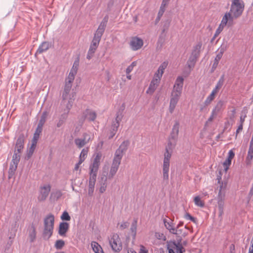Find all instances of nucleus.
Wrapping results in <instances>:
<instances>
[{
    "instance_id": "19",
    "label": "nucleus",
    "mask_w": 253,
    "mask_h": 253,
    "mask_svg": "<svg viewBox=\"0 0 253 253\" xmlns=\"http://www.w3.org/2000/svg\"><path fill=\"white\" fill-rule=\"evenodd\" d=\"M107 186V176L106 174H103L99 181V190L101 193H104L106 189Z\"/></svg>"
},
{
    "instance_id": "56",
    "label": "nucleus",
    "mask_w": 253,
    "mask_h": 253,
    "mask_svg": "<svg viewBox=\"0 0 253 253\" xmlns=\"http://www.w3.org/2000/svg\"><path fill=\"white\" fill-rule=\"evenodd\" d=\"M155 236L158 239L163 240L164 241L166 240V237L163 233H156Z\"/></svg>"
},
{
    "instance_id": "57",
    "label": "nucleus",
    "mask_w": 253,
    "mask_h": 253,
    "mask_svg": "<svg viewBox=\"0 0 253 253\" xmlns=\"http://www.w3.org/2000/svg\"><path fill=\"white\" fill-rule=\"evenodd\" d=\"M129 223L128 222H124L120 225L119 228L121 230H124L127 228L129 226Z\"/></svg>"
},
{
    "instance_id": "17",
    "label": "nucleus",
    "mask_w": 253,
    "mask_h": 253,
    "mask_svg": "<svg viewBox=\"0 0 253 253\" xmlns=\"http://www.w3.org/2000/svg\"><path fill=\"white\" fill-rule=\"evenodd\" d=\"M183 81L184 79L183 77L181 76L178 77L175 81L172 91L181 93L183 85Z\"/></svg>"
},
{
    "instance_id": "7",
    "label": "nucleus",
    "mask_w": 253,
    "mask_h": 253,
    "mask_svg": "<svg viewBox=\"0 0 253 253\" xmlns=\"http://www.w3.org/2000/svg\"><path fill=\"white\" fill-rule=\"evenodd\" d=\"M129 142L124 141L116 150L113 162L121 164V160L127 149Z\"/></svg>"
},
{
    "instance_id": "63",
    "label": "nucleus",
    "mask_w": 253,
    "mask_h": 253,
    "mask_svg": "<svg viewBox=\"0 0 253 253\" xmlns=\"http://www.w3.org/2000/svg\"><path fill=\"white\" fill-rule=\"evenodd\" d=\"M236 113L235 109H233L231 111L229 115V116L231 119H233L235 117V114Z\"/></svg>"
},
{
    "instance_id": "21",
    "label": "nucleus",
    "mask_w": 253,
    "mask_h": 253,
    "mask_svg": "<svg viewBox=\"0 0 253 253\" xmlns=\"http://www.w3.org/2000/svg\"><path fill=\"white\" fill-rule=\"evenodd\" d=\"M164 222L166 228L169 231V232L173 234H179V231L176 228H175L173 225L171 221H168L166 219L164 220Z\"/></svg>"
},
{
    "instance_id": "12",
    "label": "nucleus",
    "mask_w": 253,
    "mask_h": 253,
    "mask_svg": "<svg viewBox=\"0 0 253 253\" xmlns=\"http://www.w3.org/2000/svg\"><path fill=\"white\" fill-rule=\"evenodd\" d=\"M122 116L121 115L117 114V117L115 120L112 122L109 139H111L115 135L118 128L120 125V122L122 120Z\"/></svg>"
},
{
    "instance_id": "41",
    "label": "nucleus",
    "mask_w": 253,
    "mask_h": 253,
    "mask_svg": "<svg viewBox=\"0 0 253 253\" xmlns=\"http://www.w3.org/2000/svg\"><path fill=\"white\" fill-rule=\"evenodd\" d=\"M88 153V149L87 148H84L83 149L81 153L80 154V157H79V161L81 162H83L85 159H86Z\"/></svg>"
},
{
    "instance_id": "14",
    "label": "nucleus",
    "mask_w": 253,
    "mask_h": 253,
    "mask_svg": "<svg viewBox=\"0 0 253 253\" xmlns=\"http://www.w3.org/2000/svg\"><path fill=\"white\" fill-rule=\"evenodd\" d=\"M51 187L49 184H45L41 186L40 189V193L38 196L39 201H44L48 196L50 191Z\"/></svg>"
},
{
    "instance_id": "47",
    "label": "nucleus",
    "mask_w": 253,
    "mask_h": 253,
    "mask_svg": "<svg viewBox=\"0 0 253 253\" xmlns=\"http://www.w3.org/2000/svg\"><path fill=\"white\" fill-rule=\"evenodd\" d=\"M65 245V242L63 240H58L55 242V247L58 249H61Z\"/></svg>"
},
{
    "instance_id": "18",
    "label": "nucleus",
    "mask_w": 253,
    "mask_h": 253,
    "mask_svg": "<svg viewBox=\"0 0 253 253\" xmlns=\"http://www.w3.org/2000/svg\"><path fill=\"white\" fill-rule=\"evenodd\" d=\"M24 139L25 137L24 134H20L17 139L15 145V151H16V152H18V153H21L24 148Z\"/></svg>"
},
{
    "instance_id": "28",
    "label": "nucleus",
    "mask_w": 253,
    "mask_h": 253,
    "mask_svg": "<svg viewBox=\"0 0 253 253\" xmlns=\"http://www.w3.org/2000/svg\"><path fill=\"white\" fill-rule=\"evenodd\" d=\"M168 66V63L166 62H164L162 63L161 65L159 66L157 71L155 73V76L156 78H159L161 79L163 74L164 73V71L165 69L167 68Z\"/></svg>"
},
{
    "instance_id": "50",
    "label": "nucleus",
    "mask_w": 253,
    "mask_h": 253,
    "mask_svg": "<svg viewBox=\"0 0 253 253\" xmlns=\"http://www.w3.org/2000/svg\"><path fill=\"white\" fill-rule=\"evenodd\" d=\"M181 93L172 91L171 93L170 98L179 100Z\"/></svg>"
},
{
    "instance_id": "8",
    "label": "nucleus",
    "mask_w": 253,
    "mask_h": 253,
    "mask_svg": "<svg viewBox=\"0 0 253 253\" xmlns=\"http://www.w3.org/2000/svg\"><path fill=\"white\" fill-rule=\"evenodd\" d=\"M112 250L115 252H119L122 249V244L119 235L114 234L109 240Z\"/></svg>"
},
{
    "instance_id": "29",
    "label": "nucleus",
    "mask_w": 253,
    "mask_h": 253,
    "mask_svg": "<svg viewBox=\"0 0 253 253\" xmlns=\"http://www.w3.org/2000/svg\"><path fill=\"white\" fill-rule=\"evenodd\" d=\"M120 164L113 162L110 170L109 178H112L116 173Z\"/></svg>"
},
{
    "instance_id": "43",
    "label": "nucleus",
    "mask_w": 253,
    "mask_h": 253,
    "mask_svg": "<svg viewBox=\"0 0 253 253\" xmlns=\"http://www.w3.org/2000/svg\"><path fill=\"white\" fill-rule=\"evenodd\" d=\"M224 201H217L219 216H221L223 213Z\"/></svg>"
},
{
    "instance_id": "2",
    "label": "nucleus",
    "mask_w": 253,
    "mask_h": 253,
    "mask_svg": "<svg viewBox=\"0 0 253 253\" xmlns=\"http://www.w3.org/2000/svg\"><path fill=\"white\" fill-rule=\"evenodd\" d=\"M73 80L65 79V85L62 95V105L65 106L68 109H71L75 100V93H70Z\"/></svg>"
},
{
    "instance_id": "36",
    "label": "nucleus",
    "mask_w": 253,
    "mask_h": 253,
    "mask_svg": "<svg viewBox=\"0 0 253 253\" xmlns=\"http://www.w3.org/2000/svg\"><path fill=\"white\" fill-rule=\"evenodd\" d=\"M198 58L197 57H195L191 55H190V56L187 62V64L190 69L193 68L194 67L195 64L196 63Z\"/></svg>"
},
{
    "instance_id": "53",
    "label": "nucleus",
    "mask_w": 253,
    "mask_h": 253,
    "mask_svg": "<svg viewBox=\"0 0 253 253\" xmlns=\"http://www.w3.org/2000/svg\"><path fill=\"white\" fill-rule=\"evenodd\" d=\"M224 82V75H222L220 79H219L218 81L217 82L216 85L220 87V88L222 86L223 83Z\"/></svg>"
},
{
    "instance_id": "20",
    "label": "nucleus",
    "mask_w": 253,
    "mask_h": 253,
    "mask_svg": "<svg viewBox=\"0 0 253 253\" xmlns=\"http://www.w3.org/2000/svg\"><path fill=\"white\" fill-rule=\"evenodd\" d=\"M180 124L178 121H176L174 122V124L173 126L171 131L170 132L169 137L172 139H175L177 140L178 135L179 133Z\"/></svg>"
},
{
    "instance_id": "46",
    "label": "nucleus",
    "mask_w": 253,
    "mask_h": 253,
    "mask_svg": "<svg viewBox=\"0 0 253 253\" xmlns=\"http://www.w3.org/2000/svg\"><path fill=\"white\" fill-rule=\"evenodd\" d=\"M253 158V153L248 152V155L246 159V163L248 166L251 165L252 163V160Z\"/></svg>"
},
{
    "instance_id": "42",
    "label": "nucleus",
    "mask_w": 253,
    "mask_h": 253,
    "mask_svg": "<svg viewBox=\"0 0 253 253\" xmlns=\"http://www.w3.org/2000/svg\"><path fill=\"white\" fill-rule=\"evenodd\" d=\"M137 229V220L134 219L131 223L130 231L132 232L133 236H135Z\"/></svg>"
},
{
    "instance_id": "51",
    "label": "nucleus",
    "mask_w": 253,
    "mask_h": 253,
    "mask_svg": "<svg viewBox=\"0 0 253 253\" xmlns=\"http://www.w3.org/2000/svg\"><path fill=\"white\" fill-rule=\"evenodd\" d=\"M61 219L63 220L69 221L71 219V217L69 213L67 211H64L61 216Z\"/></svg>"
},
{
    "instance_id": "60",
    "label": "nucleus",
    "mask_w": 253,
    "mask_h": 253,
    "mask_svg": "<svg viewBox=\"0 0 253 253\" xmlns=\"http://www.w3.org/2000/svg\"><path fill=\"white\" fill-rule=\"evenodd\" d=\"M234 155H235V154L233 152V151L232 150H230L229 151V152H228V158H227V159H229V160H230L231 161L232 159L234 157Z\"/></svg>"
},
{
    "instance_id": "62",
    "label": "nucleus",
    "mask_w": 253,
    "mask_h": 253,
    "mask_svg": "<svg viewBox=\"0 0 253 253\" xmlns=\"http://www.w3.org/2000/svg\"><path fill=\"white\" fill-rule=\"evenodd\" d=\"M139 253H148V251L145 249L144 246L141 245Z\"/></svg>"
},
{
    "instance_id": "34",
    "label": "nucleus",
    "mask_w": 253,
    "mask_h": 253,
    "mask_svg": "<svg viewBox=\"0 0 253 253\" xmlns=\"http://www.w3.org/2000/svg\"><path fill=\"white\" fill-rule=\"evenodd\" d=\"M170 246L171 247L173 248V250H175L177 253H179V252L182 250H183L184 252L185 251L184 248L182 246V245L180 242L176 243L175 242H173L170 244Z\"/></svg>"
},
{
    "instance_id": "11",
    "label": "nucleus",
    "mask_w": 253,
    "mask_h": 253,
    "mask_svg": "<svg viewBox=\"0 0 253 253\" xmlns=\"http://www.w3.org/2000/svg\"><path fill=\"white\" fill-rule=\"evenodd\" d=\"M100 157L97 155L94 159L92 164L89 167V176L96 177L97 172L100 165Z\"/></svg>"
},
{
    "instance_id": "31",
    "label": "nucleus",
    "mask_w": 253,
    "mask_h": 253,
    "mask_svg": "<svg viewBox=\"0 0 253 253\" xmlns=\"http://www.w3.org/2000/svg\"><path fill=\"white\" fill-rule=\"evenodd\" d=\"M84 116L85 118L92 121H94L96 117L95 113L94 111L89 110H86L84 112Z\"/></svg>"
},
{
    "instance_id": "4",
    "label": "nucleus",
    "mask_w": 253,
    "mask_h": 253,
    "mask_svg": "<svg viewBox=\"0 0 253 253\" xmlns=\"http://www.w3.org/2000/svg\"><path fill=\"white\" fill-rule=\"evenodd\" d=\"M244 9L243 0H232L230 11L225 13H229L233 21L234 19L238 18L242 14Z\"/></svg>"
},
{
    "instance_id": "32",
    "label": "nucleus",
    "mask_w": 253,
    "mask_h": 253,
    "mask_svg": "<svg viewBox=\"0 0 253 253\" xmlns=\"http://www.w3.org/2000/svg\"><path fill=\"white\" fill-rule=\"evenodd\" d=\"M215 98V95L213 94V93H211L206 98L204 102V106H202L200 108L201 111H203L205 107L209 106L211 102Z\"/></svg>"
},
{
    "instance_id": "6",
    "label": "nucleus",
    "mask_w": 253,
    "mask_h": 253,
    "mask_svg": "<svg viewBox=\"0 0 253 253\" xmlns=\"http://www.w3.org/2000/svg\"><path fill=\"white\" fill-rule=\"evenodd\" d=\"M93 139V134L91 132L87 131L83 133L81 138H76L74 142L78 148H81L91 141Z\"/></svg>"
},
{
    "instance_id": "27",
    "label": "nucleus",
    "mask_w": 253,
    "mask_h": 253,
    "mask_svg": "<svg viewBox=\"0 0 253 253\" xmlns=\"http://www.w3.org/2000/svg\"><path fill=\"white\" fill-rule=\"evenodd\" d=\"M202 47V42H198L195 46H194L193 49L192 50L191 55H193L195 57H197L199 58L200 54V51H201Z\"/></svg>"
},
{
    "instance_id": "37",
    "label": "nucleus",
    "mask_w": 253,
    "mask_h": 253,
    "mask_svg": "<svg viewBox=\"0 0 253 253\" xmlns=\"http://www.w3.org/2000/svg\"><path fill=\"white\" fill-rule=\"evenodd\" d=\"M42 129V127H41L40 126H38V127L35 131V132L34 134V136H33V138L32 139V142L37 143L38 140L39 138L40 134L41 133Z\"/></svg>"
},
{
    "instance_id": "22",
    "label": "nucleus",
    "mask_w": 253,
    "mask_h": 253,
    "mask_svg": "<svg viewBox=\"0 0 253 253\" xmlns=\"http://www.w3.org/2000/svg\"><path fill=\"white\" fill-rule=\"evenodd\" d=\"M69 228V224L67 222H62L59 224L58 234L62 237L66 236V233Z\"/></svg>"
},
{
    "instance_id": "58",
    "label": "nucleus",
    "mask_w": 253,
    "mask_h": 253,
    "mask_svg": "<svg viewBox=\"0 0 253 253\" xmlns=\"http://www.w3.org/2000/svg\"><path fill=\"white\" fill-rule=\"evenodd\" d=\"M246 114H247L246 111H242V114L240 116V123H241V124L243 125V123L244 122L245 118L247 117Z\"/></svg>"
},
{
    "instance_id": "35",
    "label": "nucleus",
    "mask_w": 253,
    "mask_h": 253,
    "mask_svg": "<svg viewBox=\"0 0 253 253\" xmlns=\"http://www.w3.org/2000/svg\"><path fill=\"white\" fill-rule=\"evenodd\" d=\"M223 106L224 102L223 101L220 100L216 103L215 106L213 109L212 111L217 115L218 113L223 109Z\"/></svg>"
},
{
    "instance_id": "1",
    "label": "nucleus",
    "mask_w": 253,
    "mask_h": 253,
    "mask_svg": "<svg viewBox=\"0 0 253 253\" xmlns=\"http://www.w3.org/2000/svg\"><path fill=\"white\" fill-rule=\"evenodd\" d=\"M108 20V16H105L95 32L86 56V58L87 59L89 60L93 56L94 53L98 46L101 37L105 31Z\"/></svg>"
},
{
    "instance_id": "54",
    "label": "nucleus",
    "mask_w": 253,
    "mask_h": 253,
    "mask_svg": "<svg viewBox=\"0 0 253 253\" xmlns=\"http://www.w3.org/2000/svg\"><path fill=\"white\" fill-rule=\"evenodd\" d=\"M66 110H65V112L63 114H62L61 115V116L60 117V118H61V119L63 120L64 121H65L66 120L67 116H68V113L69 112V111L70 110V109L68 110V108H67L66 107Z\"/></svg>"
},
{
    "instance_id": "61",
    "label": "nucleus",
    "mask_w": 253,
    "mask_h": 253,
    "mask_svg": "<svg viewBox=\"0 0 253 253\" xmlns=\"http://www.w3.org/2000/svg\"><path fill=\"white\" fill-rule=\"evenodd\" d=\"M65 121L61 119V118H59L58 122L57 123L56 126L57 127H60L64 123Z\"/></svg>"
},
{
    "instance_id": "13",
    "label": "nucleus",
    "mask_w": 253,
    "mask_h": 253,
    "mask_svg": "<svg viewBox=\"0 0 253 253\" xmlns=\"http://www.w3.org/2000/svg\"><path fill=\"white\" fill-rule=\"evenodd\" d=\"M228 48V45L227 42L223 43L220 47L218 48V53L216 55L214 62L212 65V69H215L218 64L219 61L222 58L223 53L227 50Z\"/></svg>"
},
{
    "instance_id": "9",
    "label": "nucleus",
    "mask_w": 253,
    "mask_h": 253,
    "mask_svg": "<svg viewBox=\"0 0 253 253\" xmlns=\"http://www.w3.org/2000/svg\"><path fill=\"white\" fill-rule=\"evenodd\" d=\"M234 25V22L232 21V18L230 16L229 13H225L223 16L220 24H219L218 28L216 29L220 32H221L224 28L226 26L228 27Z\"/></svg>"
},
{
    "instance_id": "59",
    "label": "nucleus",
    "mask_w": 253,
    "mask_h": 253,
    "mask_svg": "<svg viewBox=\"0 0 253 253\" xmlns=\"http://www.w3.org/2000/svg\"><path fill=\"white\" fill-rule=\"evenodd\" d=\"M185 218L186 219H188V220H190L193 222H195V219L194 217L192 216L189 213H186L185 215Z\"/></svg>"
},
{
    "instance_id": "30",
    "label": "nucleus",
    "mask_w": 253,
    "mask_h": 253,
    "mask_svg": "<svg viewBox=\"0 0 253 253\" xmlns=\"http://www.w3.org/2000/svg\"><path fill=\"white\" fill-rule=\"evenodd\" d=\"M177 140V139L169 137L168 145L166 147V150L172 152L176 145Z\"/></svg>"
},
{
    "instance_id": "16",
    "label": "nucleus",
    "mask_w": 253,
    "mask_h": 253,
    "mask_svg": "<svg viewBox=\"0 0 253 253\" xmlns=\"http://www.w3.org/2000/svg\"><path fill=\"white\" fill-rule=\"evenodd\" d=\"M160 78H158V77L156 78L154 75V78L151 82L149 86L146 91V93L148 94H152L157 88L160 83Z\"/></svg>"
},
{
    "instance_id": "25",
    "label": "nucleus",
    "mask_w": 253,
    "mask_h": 253,
    "mask_svg": "<svg viewBox=\"0 0 253 253\" xmlns=\"http://www.w3.org/2000/svg\"><path fill=\"white\" fill-rule=\"evenodd\" d=\"M96 179L95 177L89 176L88 194L90 196H91L94 192Z\"/></svg>"
},
{
    "instance_id": "55",
    "label": "nucleus",
    "mask_w": 253,
    "mask_h": 253,
    "mask_svg": "<svg viewBox=\"0 0 253 253\" xmlns=\"http://www.w3.org/2000/svg\"><path fill=\"white\" fill-rule=\"evenodd\" d=\"M169 25H170L169 21L167 20L166 21H165V22L164 24L163 29L162 30L163 33H165L166 31L168 30V29L169 26Z\"/></svg>"
},
{
    "instance_id": "23",
    "label": "nucleus",
    "mask_w": 253,
    "mask_h": 253,
    "mask_svg": "<svg viewBox=\"0 0 253 253\" xmlns=\"http://www.w3.org/2000/svg\"><path fill=\"white\" fill-rule=\"evenodd\" d=\"M51 45V43L49 42H42L39 46V48L37 50L36 54H41L44 51H46L49 48Z\"/></svg>"
},
{
    "instance_id": "3",
    "label": "nucleus",
    "mask_w": 253,
    "mask_h": 253,
    "mask_svg": "<svg viewBox=\"0 0 253 253\" xmlns=\"http://www.w3.org/2000/svg\"><path fill=\"white\" fill-rule=\"evenodd\" d=\"M54 225V216L50 213L47 214L43 220V230L42 237L45 240H48L53 234Z\"/></svg>"
},
{
    "instance_id": "64",
    "label": "nucleus",
    "mask_w": 253,
    "mask_h": 253,
    "mask_svg": "<svg viewBox=\"0 0 253 253\" xmlns=\"http://www.w3.org/2000/svg\"><path fill=\"white\" fill-rule=\"evenodd\" d=\"M226 188V183H222L220 185L219 190L223 191L225 192Z\"/></svg>"
},
{
    "instance_id": "15",
    "label": "nucleus",
    "mask_w": 253,
    "mask_h": 253,
    "mask_svg": "<svg viewBox=\"0 0 253 253\" xmlns=\"http://www.w3.org/2000/svg\"><path fill=\"white\" fill-rule=\"evenodd\" d=\"M143 40L137 37H132L129 42V45L131 49L133 51L137 50L143 46Z\"/></svg>"
},
{
    "instance_id": "40",
    "label": "nucleus",
    "mask_w": 253,
    "mask_h": 253,
    "mask_svg": "<svg viewBox=\"0 0 253 253\" xmlns=\"http://www.w3.org/2000/svg\"><path fill=\"white\" fill-rule=\"evenodd\" d=\"M37 145V143H34V142H32V145L29 148V150L27 152L26 158L27 159H29L31 158V157L32 156L34 150L35 149L36 146Z\"/></svg>"
},
{
    "instance_id": "48",
    "label": "nucleus",
    "mask_w": 253,
    "mask_h": 253,
    "mask_svg": "<svg viewBox=\"0 0 253 253\" xmlns=\"http://www.w3.org/2000/svg\"><path fill=\"white\" fill-rule=\"evenodd\" d=\"M137 65L136 61L132 62L130 65H129L126 69V73H130L133 70L134 67Z\"/></svg>"
},
{
    "instance_id": "26",
    "label": "nucleus",
    "mask_w": 253,
    "mask_h": 253,
    "mask_svg": "<svg viewBox=\"0 0 253 253\" xmlns=\"http://www.w3.org/2000/svg\"><path fill=\"white\" fill-rule=\"evenodd\" d=\"M28 232L30 242H33L36 237V228L33 224L29 227Z\"/></svg>"
},
{
    "instance_id": "49",
    "label": "nucleus",
    "mask_w": 253,
    "mask_h": 253,
    "mask_svg": "<svg viewBox=\"0 0 253 253\" xmlns=\"http://www.w3.org/2000/svg\"><path fill=\"white\" fill-rule=\"evenodd\" d=\"M225 196V192L219 190L217 196V201H224Z\"/></svg>"
},
{
    "instance_id": "52",
    "label": "nucleus",
    "mask_w": 253,
    "mask_h": 253,
    "mask_svg": "<svg viewBox=\"0 0 253 253\" xmlns=\"http://www.w3.org/2000/svg\"><path fill=\"white\" fill-rule=\"evenodd\" d=\"M231 164V161L229 159H226L223 163V165L225 171H227L229 166Z\"/></svg>"
},
{
    "instance_id": "44",
    "label": "nucleus",
    "mask_w": 253,
    "mask_h": 253,
    "mask_svg": "<svg viewBox=\"0 0 253 253\" xmlns=\"http://www.w3.org/2000/svg\"><path fill=\"white\" fill-rule=\"evenodd\" d=\"M46 116V113L45 112H43L38 125V126H40L42 128V126L45 122Z\"/></svg>"
},
{
    "instance_id": "45",
    "label": "nucleus",
    "mask_w": 253,
    "mask_h": 253,
    "mask_svg": "<svg viewBox=\"0 0 253 253\" xmlns=\"http://www.w3.org/2000/svg\"><path fill=\"white\" fill-rule=\"evenodd\" d=\"M195 204L199 207H203L204 206V203L201 200L199 196H196L194 199Z\"/></svg>"
},
{
    "instance_id": "24",
    "label": "nucleus",
    "mask_w": 253,
    "mask_h": 253,
    "mask_svg": "<svg viewBox=\"0 0 253 253\" xmlns=\"http://www.w3.org/2000/svg\"><path fill=\"white\" fill-rule=\"evenodd\" d=\"M78 67V62H75L67 79L74 81L75 75L77 74Z\"/></svg>"
},
{
    "instance_id": "10",
    "label": "nucleus",
    "mask_w": 253,
    "mask_h": 253,
    "mask_svg": "<svg viewBox=\"0 0 253 253\" xmlns=\"http://www.w3.org/2000/svg\"><path fill=\"white\" fill-rule=\"evenodd\" d=\"M20 153L14 151L9 169V175H12L16 171L20 160Z\"/></svg>"
},
{
    "instance_id": "5",
    "label": "nucleus",
    "mask_w": 253,
    "mask_h": 253,
    "mask_svg": "<svg viewBox=\"0 0 253 253\" xmlns=\"http://www.w3.org/2000/svg\"><path fill=\"white\" fill-rule=\"evenodd\" d=\"M172 152L166 150L163 165V179L167 183L169 180V160Z\"/></svg>"
},
{
    "instance_id": "39",
    "label": "nucleus",
    "mask_w": 253,
    "mask_h": 253,
    "mask_svg": "<svg viewBox=\"0 0 253 253\" xmlns=\"http://www.w3.org/2000/svg\"><path fill=\"white\" fill-rule=\"evenodd\" d=\"M178 100L171 99H170V103L169 106V112L170 113L172 114L175 108L176 104H177Z\"/></svg>"
},
{
    "instance_id": "38",
    "label": "nucleus",
    "mask_w": 253,
    "mask_h": 253,
    "mask_svg": "<svg viewBox=\"0 0 253 253\" xmlns=\"http://www.w3.org/2000/svg\"><path fill=\"white\" fill-rule=\"evenodd\" d=\"M168 3L162 1L159 11L158 14L157 20H159L160 19L161 17L162 16L165 11V7L168 5Z\"/></svg>"
},
{
    "instance_id": "33",
    "label": "nucleus",
    "mask_w": 253,
    "mask_h": 253,
    "mask_svg": "<svg viewBox=\"0 0 253 253\" xmlns=\"http://www.w3.org/2000/svg\"><path fill=\"white\" fill-rule=\"evenodd\" d=\"M91 246L95 253H104L100 245L96 242H92Z\"/></svg>"
}]
</instances>
